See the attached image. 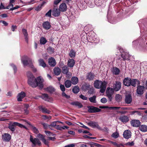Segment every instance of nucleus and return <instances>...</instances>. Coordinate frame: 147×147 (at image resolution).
<instances>
[{
	"label": "nucleus",
	"instance_id": "obj_20",
	"mask_svg": "<svg viewBox=\"0 0 147 147\" xmlns=\"http://www.w3.org/2000/svg\"><path fill=\"white\" fill-rule=\"evenodd\" d=\"M42 26L43 28L47 30L50 29L51 26L50 23L47 21L44 22Z\"/></svg>",
	"mask_w": 147,
	"mask_h": 147
},
{
	"label": "nucleus",
	"instance_id": "obj_59",
	"mask_svg": "<svg viewBox=\"0 0 147 147\" xmlns=\"http://www.w3.org/2000/svg\"><path fill=\"white\" fill-rule=\"evenodd\" d=\"M48 50L51 53H53L54 52L53 48L51 47H49L48 48Z\"/></svg>",
	"mask_w": 147,
	"mask_h": 147
},
{
	"label": "nucleus",
	"instance_id": "obj_3",
	"mask_svg": "<svg viewBox=\"0 0 147 147\" xmlns=\"http://www.w3.org/2000/svg\"><path fill=\"white\" fill-rule=\"evenodd\" d=\"M21 61L24 66L28 65L32 68H34V66L32 64V59H29L26 56H24L22 58Z\"/></svg>",
	"mask_w": 147,
	"mask_h": 147
},
{
	"label": "nucleus",
	"instance_id": "obj_56",
	"mask_svg": "<svg viewBox=\"0 0 147 147\" xmlns=\"http://www.w3.org/2000/svg\"><path fill=\"white\" fill-rule=\"evenodd\" d=\"M109 141L110 143L112 144L114 146H119V144H117L116 142L111 141Z\"/></svg>",
	"mask_w": 147,
	"mask_h": 147
},
{
	"label": "nucleus",
	"instance_id": "obj_54",
	"mask_svg": "<svg viewBox=\"0 0 147 147\" xmlns=\"http://www.w3.org/2000/svg\"><path fill=\"white\" fill-rule=\"evenodd\" d=\"M45 132L46 134L48 136H52L54 135L53 133L49 131H45Z\"/></svg>",
	"mask_w": 147,
	"mask_h": 147
},
{
	"label": "nucleus",
	"instance_id": "obj_60",
	"mask_svg": "<svg viewBox=\"0 0 147 147\" xmlns=\"http://www.w3.org/2000/svg\"><path fill=\"white\" fill-rule=\"evenodd\" d=\"M107 101V100L105 98H102L100 100L101 102L103 103H105Z\"/></svg>",
	"mask_w": 147,
	"mask_h": 147
},
{
	"label": "nucleus",
	"instance_id": "obj_32",
	"mask_svg": "<svg viewBox=\"0 0 147 147\" xmlns=\"http://www.w3.org/2000/svg\"><path fill=\"white\" fill-rule=\"evenodd\" d=\"M71 82L70 80H67L65 82V85L66 87L69 88L71 86Z\"/></svg>",
	"mask_w": 147,
	"mask_h": 147
},
{
	"label": "nucleus",
	"instance_id": "obj_62",
	"mask_svg": "<svg viewBox=\"0 0 147 147\" xmlns=\"http://www.w3.org/2000/svg\"><path fill=\"white\" fill-rule=\"evenodd\" d=\"M48 98L47 101L52 102L53 100V98L51 97H50L49 96H48Z\"/></svg>",
	"mask_w": 147,
	"mask_h": 147
},
{
	"label": "nucleus",
	"instance_id": "obj_45",
	"mask_svg": "<svg viewBox=\"0 0 147 147\" xmlns=\"http://www.w3.org/2000/svg\"><path fill=\"white\" fill-rule=\"evenodd\" d=\"M56 123V121H54L52 122L51 124L49 125V129H52V127H56L57 125Z\"/></svg>",
	"mask_w": 147,
	"mask_h": 147
},
{
	"label": "nucleus",
	"instance_id": "obj_22",
	"mask_svg": "<svg viewBox=\"0 0 147 147\" xmlns=\"http://www.w3.org/2000/svg\"><path fill=\"white\" fill-rule=\"evenodd\" d=\"M67 7L66 4L64 3L61 4L59 7V10L61 11H65L66 10Z\"/></svg>",
	"mask_w": 147,
	"mask_h": 147
},
{
	"label": "nucleus",
	"instance_id": "obj_34",
	"mask_svg": "<svg viewBox=\"0 0 147 147\" xmlns=\"http://www.w3.org/2000/svg\"><path fill=\"white\" fill-rule=\"evenodd\" d=\"M129 55L128 53H127L125 54L124 53H122L121 54V57L124 60H129Z\"/></svg>",
	"mask_w": 147,
	"mask_h": 147
},
{
	"label": "nucleus",
	"instance_id": "obj_44",
	"mask_svg": "<svg viewBox=\"0 0 147 147\" xmlns=\"http://www.w3.org/2000/svg\"><path fill=\"white\" fill-rule=\"evenodd\" d=\"M68 71V68L66 66H65L62 68V72L64 74L67 73Z\"/></svg>",
	"mask_w": 147,
	"mask_h": 147
},
{
	"label": "nucleus",
	"instance_id": "obj_19",
	"mask_svg": "<svg viewBox=\"0 0 147 147\" xmlns=\"http://www.w3.org/2000/svg\"><path fill=\"white\" fill-rule=\"evenodd\" d=\"M59 9L57 8H54L52 11V15L55 17H57L59 16L60 14Z\"/></svg>",
	"mask_w": 147,
	"mask_h": 147
},
{
	"label": "nucleus",
	"instance_id": "obj_64",
	"mask_svg": "<svg viewBox=\"0 0 147 147\" xmlns=\"http://www.w3.org/2000/svg\"><path fill=\"white\" fill-rule=\"evenodd\" d=\"M65 74H66L67 75L66 77L67 78H69L71 76V74L70 72L68 71L67 73H66Z\"/></svg>",
	"mask_w": 147,
	"mask_h": 147
},
{
	"label": "nucleus",
	"instance_id": "obj_53",
	"mask_svg": "<svg viewBox=\"0 0 147 147\" xmlns=\"http://www.w3.org/2000/svg\"><path fill=\"white\" fill-rule=\"evenodd\" d=\"M134 144V143L133 142H128L125 144V145L126 146H133Z\"/></svg>",
	"mask_w": 147,
	"mask_h": 147
},
{
	"label": "nucleus",
	"instance_id": "obj_15",
	"mask_svg": "<svg viewBox=\"0 0 147 147\" xmlns=\"http://www.w3.org/2000/svg\"><path fill=\"white\" fill-rule=\"evenodd\" d=\"M145 88V86H139L137 87V93L139 94H142L143 93V90Z\"/></svg>",
	"mask_w": 147,
	"mask_h": 147
},
{
	"label": "nucleus",
	"instance_id": "obj_23",
	"mask_svg": "<svg viewBox=\"0 0 147 147\" xmlns=\"http://www.w3.org/2000/svg\"><path fill=\"white\" fill-rule=\"evenodd\" d=\"M131 85L134 87H135L136 86V84H140L139 81L135 79H133L131 80L130 81Z\"/></svg>",
	"mask_w": 147,
	"mask_h": 147
},
{
	"label": "nucleus",
	"instance_id": "obj_8",
	"mask_svg": "<svg viewBox=\"0 0 147 147\" xmlns=\"http://www.w3.org/2000/svg\"><path fill=\"white\" fill-rule=\"evenodd\" d=\"M88 124L93 128H96L99 130L101 129V128L99 126L97 122L91 121L88 122Z\"/></svg>",
	"mask_w": 147,
	"mask_h": 147
},
{
	"label": "nucleus",
	"instance_id": "obj_7",
	"mask_svg": "<svg viewBox=\"0 0 147 147\" xmlns=\"http://www.w3.org/2000/svg\"><path fill=\"white\" fill-rule=\"evenodd\" d=\"M87 107L88 109V111L91 113L98 112L101 111L100 109L92 106H88Z\"/></svg>",
	"mask_w": 147,
	"mask_h": 147
},
{
	"label": "nucleus",
	"instance_id": "obj_27",
	"mask_svg": "<svg viewBox=\"0 0 147 147\" xmlns=\"http://www.w3.org/2000/svg\"><path fill=\"white\" fill-rule=\"evenodd\" d=\"M38 61L39 65L42 66L44 68L46 67V64L43 59H40L38 60Z\"/></svg>",
	"mask_w": 147,
	"mask_h": 147
},
{
	"label": "nucleus",
	"instance_id": "obj_1",
	"mask_svg": "<svg viewBox=\"0 0 147 147\" xmlns=\"http://www.w3.org/2000/svg\"><path fill=\"white\" fill-rule=\"evenodd\" d=\"M27 76L28 78V83L30 86L33 88L37 86L41 88L43 87L44 80L41 77L39 76L36 78L30 71L27 72Z\"/></svg>",
	"mask_w": 147,
	"mask_h": 147
},
{
	"label": "nucleus",
	"instance_id": "obj_36",
	"mask_svg": "<svg viewBox=\"0 0 147 147\" xmlns=\"http://www.w3.org/2000/svg\"><path fill=\"white\" fill-rule=\"evenodd\" d=\"M96 96H93L89 98V100L91 102L96 103Z\"/></svg>",
	"mask_w": 147,
	"mask_h": 147
},
{
	"label": "nucleus",
	"instance_id": "obj_52",
	"mask_svg": "<svg viewBox=\"0 0 147 147\" xmlns=\"http://www.w3.org/2000/svg\"><path fill=\"white\" fill-rule=\"evenodd\" d=\"M43 127L45 129L49 128V125H48L47 123H42Z\"/></svg>",
	"mask_w": 147,
	"mask_h": 147
},
{
	"label": "nucleus",
	"instance_id": "obj_61",
	"mask_svg": "<svg viewBox=\"0 0 147 147\" xmlns=\"http://www.w3.org/2000/svg\"><path fill=\"white\" fill-rule=\"evenodd\" d=\"M51 10H50L46 14V16H49L50 17L51 16Z\"/></svg>",
	"mask_w": 147,
	"mask_h": 147
},
{
	"label": "nucleus",
	"instance_id": "obj_30",
	"mask_svg": "<svg viewBox=\"0 0 147 147\" xmlns=\"http://www.w3.org/2000/svg\"><path fill=\"white\" fill-rule=\"evenodd\" d=\"M140 130L142 132L147 131V126L145 125H142L139 127Z\"/></svg>",
	"mask_w": 147,
	"mask_h": 147
},
{
	"label": "nucleus",
	"instance_id": "obj_24",
	"mask_svg": "<svg viewBox=\"0 0 147 147\" xmlns=\"http://www.w3.org/2000/svg\"><path fill=\"white\" fill-rule=\"evenodd\" d=\"M38 137L40 138V139L46 145L48 146V142L44 138L42 135L39 134L38 135Z\"/></svg>",
	"mask_w": 147,
	"mask_h": 147
},
{
	"label": "nucleus",
	"instance_id": "obj_46",
	"mask_svg": "<svg viewBox=\"0 0 147 147\" xmlns=\"http://www.w3.org/2000/svg\"><path fill=\"white\" fill-rule=\"evenodd\" d=\"M42 117L45 120L48 119L49 120L51 119V117L50 116H47L46 115H42Z\"/></svg>",
	"mask_w": 147,
	"mask_h": 147
},
{
	"label": "nucleus",
	"instance_id": "obj_26",
	"mask_svg": "<svg viewBox=\"0 0 147 147\" xmlns=\"http://www.w3.org/2000/svg\"><path fill=\"white\" fill-rule=\"evenodd\" d=\"M75 63L74 60L73 59H70L68 60L67 65L69 67H72L74 66Z\"/></svg>",
	"mask_w": 147,
	"mask_h": 147
},
{
	"label": "nucleus",
	"instance_id": "obj_42",
	"mask_svg": "<svg viewBox=\"0 0 147 147\" xmlns=\"http://www.w3.org/2000/svg\"><path fill=\"white\" fill-rule=\"evenodd\" d=\"M76 55V52L73 50H71L70 51L69 55L71 58L74 57Z\"/></svg>",
	"mask_w": 147,
	"mask_h": 147
},
{
	"label": "nucleus",
	"instance_id": "obj_47",
	"mask_svg": "<svg viewBox=\"0 0 147 147\" xmlns=\"http://www.w3.org/2000/svg\"><path fill=\"white\" fill-rule=\"evenodd\" d=\"M55 128L57 130H62L63 129H65L64 127H61L60 125H56Z\"/></svg>",
	"mask_w": 147,
	"mask_h": 147
},
{
	"label": "nucleus",
	"instance_id": "obj_14",
	"mask_svg": "<svg viewBox=\"0 0 147 147\" xmlns=\"http://www.w3.org/2000/svg\"><path fill=\"white\" fill-rule=\"evenodd\" d=\"M119 119L124 123L127 122L129 120V117L127 116H121L120 117Z\"/></svg>",
	"mask_w": 147,
	"mask_h": 147
},
{
	"label": "nucleus",
	"instance_id": "obj_2",
	"mask_svg": "<svg viewBox=\"0 0 147 147\" xmlns=\"http://www.w3.org/2000/svg\"><path fill=\"white\" fill-rule=\"evenodd\" d=\"M107 82L100 81L96 80L94 83V86L95 88L98 89L100 88V92L102 93L105 91L107 86Z\"/></svg>",
	"mask_w": 147,
	"mask_h": 147
},
{
	"label": "nucleus",
	"instance_id": "obj_25",
	"mask_svg": "<svg viewBox=\"0 0 147 147\" xmlns=\"http://www.w3.org/2000/svg\"><path fill=\"white\" fill-rule=\"evenodd\" d=\"M39 108L43 113L49 114L51 113V111L48 110L46 108L43 107L42 106H39Z\"/></svg>",
	"mask_w": 147,
	"mask_h": 147
},
{
	"label": "nucleus",
	"instance_id": "obj_41",
	"mask_svg": "<svg viewBox=\"0 0 147 147\" xmlns=\"http://www.w3.org/2000/svg\"><path fill=\"white\" fill-rule=\"evenodd\" d=\"M47 42L46 38L44 37H42L40 39V42L41 44L44 45Z\"/></svg>",
	"mask_w": 147,
	"mask_h": 147
},
{
	"label": "nucleus",
	"instance_id": "obj_31",
	"mask_svg": "<svg viewBox=\"0 0 147 147\" xmlns=\"http://www.w3.org/2000/svg\"><path fill=\"white\" fill-rule=\"evenodd\" d=\"M71 104L78 107L79 108H81L83 107V105L81 103L78 102H71Z\"/></svg>",
	"mask_w": 147,
	"mask_h": 147
},
{
	"label": "nucleus",
	"instance_id": "obj_5",
	"mask_svg": "<svg viewBox=\"0 0 147 147\" xmlns=\"http://www.w3.org/2000/svg\"><path fill=\"white\" fill-rule=\"evenodd\" d=\"M114 90L113 88H107L106 92L107 96L110 101L112 99V96L113 94Z\"/></svg>",
	"mask_w": 147,
	"mask_h": 147
},
{
	"label": "nucleus",
	"instance_id": "obj_28",
	"mask_svg": "<svg viewBox=\"0 0 147 147\" xmlns=\"http://www.w3.org/2000/svg\"><path fill=\"white\" fill-rule=\"evenodd\" d=\"M71 83L73 84H76L78 82V78L77 77H73L71 79Z\"/></svg>",
	"mask_w": 147,
	"mask_h": 147
},
{
	"label": "nucleus",
	"instance_id": "obj_39",
	"mask_svg": "<svg viewBox=\"0 0 147 147\" xmlns=\"http://www.w3.org/2000/svg\"><path fill=\"white\" fill-rule=\"evenodd\" d=\"M48 96H49L48 94H42L40 96H39V97L47 101L48 98Z\"/></svg>",
	"mask_w": 147,
	"mask_h": 147
},
{
	"label": "nucleus",
	"instance_id": "obj_12",
	"mask_svg": "<svg viewBox=\"0 0 147 147\" xmlns=\"http://www.w3.org/2000/svg\"><path fill=\"white\" fill-rule=\"evenodd\" d=\"M131 132L129 130H126L124 131L123 136L124 138L128 139L131 137Z\"/></svg>",
	"mask_w": 147,
	"mask_h": 147
},
{
	"label": "nucleus",
	"instance_id": "obj_4",
	"mask_svg": "<svg viewBox=\"0 0 147 147\" xmlns=\"http://www.w3.org/2000/svg\"><path fill=\"white\" fill-rule=\"evenodd\" d=\"M16 126H18L21 128L27 129V128L25 126L17 122L9 123V124L8 128L11 131H13L15 130V127Z\"/></svg>",
	"mask_w": 147,
	"mask_h": 147
},
{
	"label": "nucleus",
	"instance_id": "obj_16",
	"mask_svg": "<svg viewBox=\"0 0 147 147\" xmlns=\"http://www.w3.org/2000/svg\"><path fill=\"white\" fill-rule=\"evenodd\" d=\"M22 32L24 35V39L25 41L27 43L28 42V38L29 37L28 34L26 30L25 29H22Z\"/></svg>",
	"mask_w": 147,
	"mask_h": 147
},
{
	"label": "nucleus",
	"instance_id": "obj_11",
	"mask_svg": "<svg viewBox=\"0 0 147 147\" xmlns=\"http://www.w3.org/2000/svg\"><path fill=\"white\" fill-rule=\"evenodd\" d=\"M131 125L133 127H137L139 126L140 122L139 120H133L130 122Z\"/></svg>",
	"mask_w": 147,
	"mask_h": 147
},
{
	"label": "nucleus",
	"instance_id": "obj_18",
	"mask_svg": "<svg viewBox=\"0 0 147 147\" xmlns=\"http://www.w3.org/2000/svg\"><path fill=\"white\" fill-rule=\"evenodd\" d=\"M132 101L131 96L130 94H127L125 96V102L126 103L130 104Z\"/></svg>",
	"mask_w": 147,
	"mask_h": 147
},
{
	"label": "nucleus",
	"instance_id": "obj_9",
	"mask_svg": "<svg viewBox=\"0 0 147 147\" xmlns=\"http://www.w3.org/2000/svg\"><path fill=\"white\" fill-rule=\"evenodd\" d=\"M121 83L119 82H116L115 83L113 84V89L116 91H119L121 88Z\"/></svg>",
	"mask_w": 147,
	"mask_h": 147
},
{
	"label": "nucleus",
	"instance_id": "obj_21",
	"mask_svg": "<svg viewBox=\"0 0 147 147\" xmlns=\"http://www.w3.org/2000/svg\"><path fill=\"white\" fill-rule=\"evenodd\" d=\"M2 138L4 141H9L11 138V136L9 134H5L3 136Z\"/></svg>",
	"mask_w": 147,
	"mask_h": 147
},
{
	"label": "nucleus",
	"instance_id": "obj_13",
	"mask_svg": "<svg viewBox=\"0 0 147 147\" xmlns=\"http://www.w3.org/2000/svg\"><path fill=\"white\" fill-rule=\"evenodd\" d=\"M131 79L128 77L125 78L123 81V84L125 86H129L131 85L130 81Z\"/></svg>",
	"mask_w": 147,
	"mask_h": 147
},
{
	"label": "nucleus",
	"instance_id": "obj_29",
	"mask_svg": "<svg viewBox=\"0 0 147 147\" xmlns=\"http://www.w3.org/2000/svg\"><path fill=\"white\" fill-rule=\"evenodd\" d=\"M61 69L58 67H55L54 69V73L56 75H59L61 73Z\"/></svg>",
	"mask_w": 147,
	"mask_h": 147
},
{
	"label": "nucleus",
	"instance_id": "obj_63",
	"mask_svg": "<svg viewBox=\"0 0 147 147\" xmlns=\"http://www.w3.org/2000/svg\"><path fill=\"white\" fill-rule=\"evenodd\" d=\"M75 146V144H68L66 145L64 147H74Z\"/></svg>",
	"mask_w": 147,
	"mask_h": 147
},
{
	"label": "nucleus",
	"instance_id": "obj_58",
	"mask_svg": "<svg viewBox=\"0 0 147 147\" xmlns=\"http://www.w3.org/2000/svg\"><path fill=\"white\" fill-rule=\"evenodd\" d=\"M131 114L132 115H133V114H134L135 113H137V114L138 115H141V114H140V113L138 111H131Z\"/></svg>",
	"mask_w": 147,
	"mask_h": 147
},
{
	"label": "nucleus",
	"instance_id": "obj_6",
	"mask_svg": "<svg viewBox=\"0 0 147 147\" xmlns=\"http://www.w3.org/2000/svg\"><path fill=\"white\" fill-rule=\"evenodd\" d=\"M30 141L32 143V146H34L37 144L40 146L41 144V143L38 139L36 138H34L31 135L30 136Z\"/></svg>",
	"mask_w": 147,
	"mask_h": 147
},
{
	"label": "nucleus",
	"instance_id": "obj_33",
	"mask_svg": "<svg viewBox=\"0 0 147 147\" xmlns=\"http://www.w3.org/2000/svg\"><path fill=\"white\" fill-rule=\"evenodd\" d=\"M46 90L50 93H52L55 91V89L52 86H50L47 88Z\"/></svg>",
	"mask_w": 147,
	"mask_h": 147
},
{
	"label": "nucleus",
	"instance_id": "obj_38",
	"mask_svg": "<svg viewBox=\"0 0 147 147\" xmlns=\"http://www.w3.org/2000/svg\"><path fill=\"white\" fill-rule=\"evenodd\" d=\"M72 91L74 93H77L79 91V88L77 86H75L72 89Z\"/></svg>",
	"mask_w": 147,
	"mask_h": 147
},
{
	"label": "nucleus",
	"instance_id": "obj_50",
	"mask_svg": "<svg viewBox=\"0 0 147 147\" xmlns=\"http://www.w3.org/2000/svg\"><path fill=\"white\" fill-rule=\"evenodd\" d=\"M120 108H121V107H109V109L117 110L119 109H120Z\"/></svg>",
	"mask_w": 147,
	"mask_h": 147
},
{
	"label": "nucleus",
	"instance_id": "obj_51",
	"mask_svg": "<svg viewBox=\"0 0 147 147\" xmlns=\"http://www.w3.org/2000/svg\"><path fill=\"white\" fill-rule=\"evenodd\" d=\"M119 136V134L117 133H114L112 134V136L114 138H117Z\"/></svg>",
	"mask_w": 147,
	"mask_h": 147
},
{
	"label": "nucleus",
	"instance_id": "obj_17",
	"mask_svg": "<svg viewBox=\"0 0 147 147\" xmlns=\"http://www.w3.org/2000/svg\"><path fill=\"white\" fill-rule=\"evenodd\" d=\"M49 64L51 66L54 67L56 65L55 59L53 57H51L49 59Z\"/></svg>",
	"mask_w": 147,
	"mask_h": 147
},
{
	"label": "nucleus",
	"instance_id": "obj_48",
	"mask_svg": "<svg viewBox=\"0 0 147 147\" xmlns=\"http://www.w3.org/2000/svg\"><path fill=\"white\" fill-rule=\"evenodd\" d=\"M11 66L12 67L14 70V73H16L17 71V68L16 66L13 64H10Z\"/></svg>",
	"mask_w": 147,
	"mask_h": 147
},
{
	"label": "nucleus",
	"instance_id": "obj_37",
	"mask_svg": "<svg viewBox=\"0 0 147 147\" xmlns=\"http://www.w3.org/2000/svg\"><path fill=\"white\" fill-rule=\"evenodd\" d=\"M94 76L92 73H90L87 76V78L89 80H92L94 78Z\"/></svg>",
	"mask_w": 147,
	"mask_h": 147
},
{
	"label": "nucleus",
	"instance_id": "obj_55",
	"mask_svg": "<svg viewBox=\"0 0 147 147\" xmlns=\"http://www.w3.org/2000/svg\"><path fill=\"white\" fill-rule=\"evenodd\" d=\"M60 88L61 90L63 92H64L65 90V88L64 85L61 84L60 86Z\"/></svg>",
	"mask_w": 147,
	"mask_h": 147
},
{
	"label": "nucleus",
	"instance_id": "obj_10",
	"mask_svg": "<svg viewBox=\"0 0 147 147\" xmlns=\"http://www.w3.org/2000/svg\"><path fill=\"white\" fill-rule=\"evenodd\" d=\"M26 94L23 91L18 94L17 96V100L18 101H22V99L26 96Z\"/></svg>",
	"mask_w": 147,
	"mask_h": 147
},
{
	"label": "nucleus",
	"instance_id": "obj_43",
	"mask_svg": "<svg viewBox=\"0 0 147 147\" xmlns=\"http://www.w3.org/2000/svg\"><path fill=\"white\" fill-rule=\"evenodd\" d=\"M122 96L119 94H117L115 96V99L117 102L120 101L122 99Z\"/></svg>",
	"mask_w": 147,
	"mask_h": 147
},
{
	"label": "nucleus",
	"instance_id": "obj_40",
	"mask_svg": "<svg viewBox=\"0 0 147 147\" xmlns=\"http://www.w3.org/2000/svg\"><path fill=\"white\" fill-rule=\"evenodd\" d=\"M119 71L120 70L118 68H113V73L115 75H117L119 74Z\"/></svg>",
	"mask_w": 147,
	"mask_h": 147
},
{
	"label": "nucleus",
	"instance_id": "obj_57",
	"mask_svg": "<svg viewBox=\"0 0 147 147\" xmlns=\"http://www.w3.org/2000/svg\"><path fill=\"white\" fill-rule=\"evenodd\" d=\"M79 97L83 100H87V97L82 94L79 96Z\"/></svg>",
	"mask_w": 147,
	"mask_h": 147
},
{
	"label": "nucleus",
	"instance_id": "obj_35",
	"mask_svg": "<svg viewBox=\"0 0 147 147\" xmlns=\"http://www.w3.org/2000/svg\"><path fill=\"white\" fill-rule=\"evenodd\" d=\"M30 128L31 130L34 133L37 134L39 133L38 130L36 127L31 125Z\"/></svg>",
	"mask_w": 147,
	"mask_h": 147
},
{
	"label": "nucleus",
	"instance_id": "obj_49",
	"mask_svg": "<svg viewBox=\"0 0 147 147\" xmlns=\"http://www.w3.org/2000/svg\"><path fill=\"white\" fill-rule=\"evenodd\" d=\"M62 96L63 97L67 99H68L70 97L69 96L66 94L64 92H62Z\"/></svg>",
	"mask_w": 147,
	"mask_h": 147
}]
</instances>
